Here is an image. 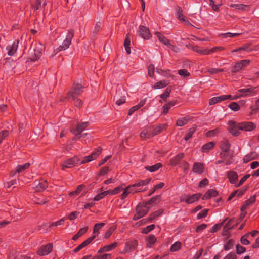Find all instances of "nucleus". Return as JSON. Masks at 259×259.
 I'll list each match as a JSON object with an SVG mask.
<instances>
[{
    "mask_svg": "<svg viewBox=\"0 0 259 259\" xmlns=\"http://www.w3.org/2000/svg\"><path fill=\"white\" fill-rule=\"evenodd\" d=\"M230 7L231 8H235L238 10L244 11L246 8L247 7V6L242 4H231L230 5Z\"/></svg>",
    "mask_w": 259,
    "mask_h": 259,
    "instance_id": "37998d69",
    "label": "nucleus"
},
{
    "mask_svg": "<svg viewBox=\"0 0 259 259\" xmlns=\"http://www.w3.org/2000/svg\"><path fill=\"white\" fill-rule=\"evenodd\" d=\"M19 40H16L12 44L9 45L6 49L8 51V54L9 56H13L18 47Z\"/></svg>",
    "mask_w": 259,
    "mask_h": 259,
    "instance_id": "2eb2a0df",
    "label": "nucleus"
},
{
    "mask_svg": "<svg viewBox=\"0 0 259 259\" xmlns=\"http://www.w3.org/2000/svg\"><path fill=\"white\" fill-rule=\"evenodd\" d=\"M227 177L231 184H235L238 178L237 173L233 171L228 172Z\"/></svg>",
    "mask_w": 259,
    "mask_h": 259,
    "instance_id": "393cba45",
    "label": "nucleus"
},
{
    "mask_svg": "<svg viewBox=\"0 0 259 259\" xmlns=\"http://www.w3.org/2000/svg\"><path fill=\"white\" fill-rule=\"evenodd\" d=\"M126 92L122 88L119 87L116 91L114 98L116 104L119 106L124 103L126 102Z\"/></svg>",
    "mask_w": 259,
    "mask_h": 259,
    "instance_id": "20e7f679",
    "label": "nucleus"
},
{
    "mask_svg": "<svg viewBox=\"0 0 259 259\" xmlns=\"http://www.w3.org/2000/svg\"><path fill=\"white\" fill-rule=\"evenodd\" d=\"M30 165L29 163H26L23 165H18L16 166L15 170L10 172V176L13 177L16 173H21L28 169Z\"/></svg>",
    "mask_w": 259,
    "mask_h": 259,
    "instance_id": "f3484780",
    "label": "nucleus"
},
{
    "mask_svg": "<svg viewBox=\"0 0 259 259\" xmlns=\"http://www.w3.org/2000/svg\"><path fill=\"white\" fill-rule=\"evenodd\" d=\"M102 149L98 148V149L89 156H85L82 160H81L80 164H84L86 162L92 161L96 159L101 153Z\"/></svg>",
    "mask_w": 259,
    "mask_h": 259,
    "instance_id": "9b49d317",
    "label": "nucleus"
},
{
    "mask_svg": "<svg viewBox=\"0 0 259 259\" xmlns=\"http://www.w3.org/2000/svg\"><path fill=\"white\" fill-rule=\"evenodd\" d=\"M170 92V90L168 88H166L165 89L164 92L163 94H162L161 95H160V96L162 99L165 100L169 96Z\"/></svg>",
    "mask_w": 259,
    "mask_h": 259,
    "instance_id": "69168bd1",
    "label": "nucleus"
},
{
    "mask_svg": "<svg viewBox=\"0 0 259 259\" xmlns=\"http://www.w3.org/2000/svg\"><path fill=\"white\" fill-rule=\"evenodd\" d=\"M157 240L156 238L153 235H149L148 236L146 239V243L147 247L150 248L154 244Z\"/></svg>",
    "mask_w": 259,
    "mask_h": 259,
    "instance_id": "a878e982",
    "label": "nucleus"
},
{
    "mask_svg": "<svg viewBox=\"0 0 259 259\" xmlns=\"http://www.w3.org/2000/svg\"><path fill=\"white\" fill-rule=\"evenodd\" d=\"M118 245V243L117 242H114L111 244L108 245L104 246L105 251L106 252L110 251L117 247Z\"/></svg>",
    "mask_w": 259,
    "mask_h": 259,
    "instance_id": "6e6d98bb",
    "label": "nucleus"
},
{
    "mask_svg": "<svg viewBox=\"0 0 259 259\" xmlns=\"http://www.w3.org/2000/svg\"><path fill=\"white\" fill-rule=\"evenodd\" d=\"M176 104V102L175 101H171L169 102L168 103L164 105L162 107V114H166L168 113V110L170 109L171 107L174 106Z\"/></svg>",
    "mask_w": 259,
    "mask_h": 259,
    "instance_id": "f704fd0d",
    "label": "nucleus"
},
{
    "mask_svg": "<svg viewBox=\"0 0 259 259\" xmlns=\"http://www.w3.org/2000/svg\"><path fill=\"white\" fill-rule=\"evenodd\" d=\"M36 183L37 184H36V187L38 191L44 190L48 186L47 182L45 181H44L41 182H36Z\"/></svg>",
    "mask_w": 259,
    "mask_h": 259,
    "instance_id": "58836bf2",
    "label": "nucleus"
},
{
    "mask_svg": "<svg viewBox=\"0 0 259 259\" xmlns=\"http://www.w3.org/2000/svg\"><path fill=\"white\" fill-rule=\"evenodd\" d=\"M208 211V210L207 209H204L202 210L197 214V219H201L202 218L205 217L207 215Z\"/></svg>",
    "mask_w": 259,
    "mask_h": 259,
    "instance_id": "052dcab7",
    "label": "nucleus"
},
{
    "mask_svg": "<svg viewBox=\"0 0 259 259\" xmlns=\"http://www.w3.org/2000/svg\"><path fill=\"white\" fill-rule=\"evenodd\" d=\"M230 144H229L228 141L227 140H224L223 141L221 145V149L223 152H224V153H221V157H224L226 155V154H228V152L230 149Z\"/></svg>",
    "mask_w": 259,
    "mask_h": 259,
    "instance_id": "5701e85b",
    "label": "nucleus"
},
{
    "mask_svg": "<svg viewBox=\"0 0 259 259\" xmlns=\"http://www.w3.org/2000/svg\"><path fill=\"white\" fill-rule=\"evenodd\" d=\"M41 5L42 6H45L46 5V0H37L36 6H35V9L36 10L39 9L41 7Z\"/></svg>",
    "mask_w": 259,
    "mask_h": 259,
    "instance_id": "e2e57ef3",
    "label": "nucleus"
},
{
    "mask_svg": "<svg viewBox=\"0 0 259 259\" xmlns=\"http://www.w3.org/2000/svg\"><path fill=\"white\" fill-rule=\"evenodd\" d=\"M241 33H230L227 32L225 33L222 34L221 35L223 36L224 38H227V37H235L238 35H239Z\"/></svg>",
    "mask_w": 259,
    "mask_h": 259,
    "instance_id": "680f3d73",
    "label": "nucleus"
},
{
    "mask_svg": "<svg viewBox=\"0 0 259 259\" xmlns=\"http://www.w3.org/2000/svg\"><path fill=\"white\" fill-rule=\"evenodd\" d=\"M214 146V143L213 142H208L204 144L201 148L203 152H208L213 148Z\"/></svg>",
    "mask_w": 259,
    "mask_h": 259,
    "instance_id": "2f4dec72",
    "label": "nucleus"
},
{
    "mask_svg": "<svg viewBox=\"0 0 259 259\" xmlns=\"http://www.w3.org/2000/svg\"><path fill=\"white\" fill-rule=\"evenodd\" d=\"M253 90L250 88L242 89L238 90V92L240 93L241 97L249 96L251 95Z\"/></svg>",
    "mask_w": 259,
    "mask_h": 259,
    "instance_id": "72a5a7b5",
    "label": "nucleus"
},
{
    "mask_svg": "<svg viewBox=\"0 0 259 259\" xmlns=\"http://www.w3.org/2000/svg\"><path fill=\"white\" fill-rule=\"evenodd\" d=\"M74 34L72 32L69 31L68 32L66 38L63 41L62 45H61L56 50H54V54L52 56L55 55L58 52L62 50H65L68 49L71 43V40L73 37Z\"/></svg>",
    "mask_w": 259,
    "mask_h": 259,
    "instance_id": "7ed1b4c3",
    "label": "nucleus"
},
{
    "mask_svg": "<svg viewBox=\"0 0 259 259\" xmlns=\"http://www.w3.org/2000/svg\"><path fill=\"white\" fill-rule=\"evenodd\" d=\"M160 131H161L160 127H157L155 129V133L154 134H153V135L156 134L157 133H158V132H160ZM140 135L141 138L143 139L150 138L151 136H153V135H152V134H151V131L148 129H145V130H143L141 132Z\"/></svg>",
    "mask_w": 259,
    "mask_h": 259,
    "instance_id": "aec40b11",
    "label": "nucleus"
},
{
    "mask_svg": "<svg viewBox=\"0 0 259 259\" xmlns=\"http://www.w3.org/2000/svg\"><path fill=\"white\" fill-rule=\"evenodd\" d=\"M155 35L158 38L159 41L162 44L167 46L168 48H174V46L171 45L169 40L162 34L159 32H155Z\"/></svg>",
    "mask_w": 259,
    "mask_h": 259,
    "instance_id": "4be33fe9",
    "label": "nucleus"
},
{
    "mask_svg": "<svg viewBox=\"0 0 259 259\" xmlns=\"http://www.w3.org/2000/svg\"><path fill=\"white\" fill-rule=\"evenodd\" d=\"M130 42L131 41L130 37L127 36L124 40V46L126 52L128 54H130L131 53V49L130 47Z\"/></svg>",
    "mask_w": 259,
    "mask_h": 259,
    "instance_id": "a18cd8bd",
    "label": "nucleus"
},
{
    "mask_svg": "<svg viewBox=\"0 0 259 259\" xmlns=\"http://www.w3.org/2000/svg\"><path fill=\"white\" fill-rule=\"evenodd\" d=\"M180 167L184 170V172H188L189 169V164L186 161H183L180 164Z\"/></svg>",
    "mask_w": 259,
    "mask_h": 259,
    "instance_id": "3c124183",
    "label": "nucleus"
},
{
    "mask_svg": "<svg viewBox=\"0 0 259 259\" xmlns=\"http://www.w3.org/2000/svg\"><path fill=\"white\" fill-rule=\"evenodd\" d=\"M249 60H242L240 62L236 63L233 68L232 69V72H237L241 70L244 66L250 63Z\"/></svg>",
    "mask_w": 259,
    "mask_h": 259,
    "instance_id": "dca6fc26",
    "label": "nucleus"
},
{
    "mask_svg": "<svg viewBox=\"0 0 259 259\" xmlns=\"http://www.w3.org/2000/svg\"><path fill=\"white\" fill-rule=\"evenodd\" d=\"M201 196V195L200 193H196L191 196H188L186 199L184 197H182L181 201H185L188 204H191L198 200Z\"/></svg>",
    "mask_w": 259,
    "mask_h": 259,
    "instance_id": "4468645a",
    "label": "nucleus"
},
{
    "mask_svg": "<svg viewBox=\"0 0 259 259\" xmlns=\"http://www.w3.org/2000/svg\"><path fill=\"white\" fill-rule=\"evenodd\" d=\"M148 204L145 203L139 204L136 207V213L133 217V220H137L144 217L149 211Z\"/></svg>",
    "mask_w": 259,
    "mask_h": 259,
    "instance_id": "f257e3e1",
    "label": "nucleus"
},
{
    "mask_svg": "<svg viewBox=\"0 0 259 259\" xmlns=\"http://www.w3.org/2000/svg\"><path fill=\"white\" fill-rule=\"evenodd\" d=\"M138 191L135 190L132 185H130L126 187L123 186V189L122 190V193L120 195L121 200H123L126 199L128 196L130 194H134L136 193Z\"/></svg>",
    "mask_w": 259,
    "mask_h": 259,
    "instance_id": "1a4fd4ad",
    "label": "nucleus"
},
{
    "mask_svg": "<svg viewBox=\"0 0 259 259\" xmlns=\"http://www.w3.org/2000/svg\"><path fill=\"white\" fill-rule=\"evenodd\" d=\"M250 175L249 174H247V175H245L240 181H239V182L236 184H235V186L236 187H239V186H240L241 185H242L244 182L248 178H249L250 177Z\"/></svg>",
    "mask_w": 259,
    "mask_h": 259,
    "instance_id": "bf43d9fd",
    "label": "nucleus"
},
{
    "mask_svg": "<svg viewBox=\"0 0 259 259\" xmlns=\"http://www.w3.org/2000/svg\"><path fill=\"white\" fill-rule=\"evenodd\" d=\"M176 11L177 12L176 13V17L178 19L180 20L184 16L182 14V9L180 7H177L176 8Z\"/></svg>",
    "mask_w": 259,
    "mask_h": 259,
    "instance_id": "5fc2aeb1",
    "label": "nucleus"
},
{
    "mask_svg": "<svg viewBox=\"0 0 259 259\" xmlns=\"http://www.w3.org/2000/svg\"><path fill=\"white\" fill-rule=\"evenodd\" d=\"M105 224L104 223H97L95 225L93 229V236H97L99 234V230L101 229Z\"/></svg>",
    "mask_w": 259,
    "mask_h": 259,
    "instance_id": "473e14b6",
    "label": "nucleus"
},
{
    "mask_svg": "<svg viewBox=\"0 0 259 259\" xmlns=\"http://www.w3.org/2000/svg\"><path fill=\"white\" fill-rule=\"evenodd\" d=\"M116 229V228L114 227H110L108 230L105 232L104 234V238L105 239H108L110 237L112 232Z\"/></svg>",
    "mask_w": 259,
    "mask_h": 259,
    "instance_id": "603ef678",
    "label": "nucleus"
},
{
    "mask_svg": "<svg viewBox=\"0 0 259 259\" xmlns=\"http://www.w3.org/2000/svg\"><path fill=\"white\" fill-rule=\"evenodd\" d=\"M236 253L238 254H241L245 251V248L244 247H243L240 245H237L236 246Z\"/></svg>",
    "mask_w": 259,
    "mask_h": 259,
    "instance_id": "0e129e2a",
    "label": "nucleus"
},
{
    "mask_svg": "<svg viewBox=\"0 0 259 259\" xmlns=\"http://www.w3.org/2000/svg\"><path fill=\"white\" fill-rule=\"evenodd\" d=\"M204 169V165L200 162H195L193 165L192 171L196 174H202Z\"/></svg>",
    "mask_w": 259,
    "mask_h": 259,
    "instance_id": "412c9836",
    "label": "nucleus"
},
{
    "mask_svg": "<svg viewBox=\"0 0 259 259\" xmlns=\"http://www.w3.org/2000/svg\"><path fill=\"white\" fill-rule=\"evenodd\" d=\"M258 154L255 152H251L246 155L243 159L244 163H247L249 161L257 158Z\"/></svg>",
    "mask_w": 259,
    "mask_h": 259,
    "instance_id": "c756f323",
    "label": "nucleus"
},
{
    "mask_svg": "<svg viewBox=\"0 0 259 259\" xmlns=\"http://www.w3.org/2000/svg\"><path fill=\"white\" fill-rule=\"evenodd\" d=\"M249 45H245L243 46L238 48L237 49L234 50L232 51V53H234L236 52H241V51H244L245 52H250L252 51L251 49L249 48Z\"/></svg>",
    "mask_w": 259,
    "mask_h": 259,
    "instance_id": "a19ab883",
    "label": "nucleus"
},
{
    "mask_svg": "<svg viewBox=\"0 0 259 259\" xmlns=\"http://www.w3.org/2000/svg\"><path fill=\"white\" fill-rule=\"evenodd\" d=\"M161 167V164L160 163H158L152 166H145V169L152 172L157 171Z\"/></svg>",
    "mask_w": 259,
    "mask_h": 259,
    "instance_id": "c9c22d12",
    "label": "nucleus"
},
{
    "mask_svg": "<svg viewBox=\"0 0 259 259\" xmlns=\"http://www.w3.org/2000/svg\"><path fill=\"white\" fill-rule=\"evenodd\" d=\"M248 234L249 233H247L241 237L240 239V242L242 245H247L249 244L250 242L247 239V237L248 236Z\"/></svg>",
    "mask_w": 259,
    "mask_h": 259,
    "instance_id": "4d7b16f0",
    "label": "nucleus"
},
{
    "mask_svg": "<svg viewBox=\"0 0 259 259\" xmlns=\"http://www.w3.org/2000/svg\"><path fill=\"white\" fill-rule=\"evenodd\" d=\"M82 88L83 87L80 84L76 85L71 93L72 97L73 98L76 95L79 94L81 92Z\"/></svg>",
    "mask_w": 259,
    "mask_h": 259,
    "instance_id": "4c0bfd02",
    "label": "nucleus"
},
{
    "mask_svg": "<svg viewBox=\"0 0 259 259\" xmlns=\"http://www.w3.org/2000/svg\"><path fill=\"white\" fill-rule=\"evenodd\" d=\"M189 118L188 117H184L179 119L177 121V125L178 126H183L186 125L189 121Z\"/></svg>",
    "mask_w": 259,
    "mask_h": 259,
    "instance_id": "79ce46f5",
    "label": "nucleus"
},
{
    "mask_svg": "<svg viewBox=\"0 0 259 259\" xmlns=\"http://www.w3.org/2000/svg\"><path fill=\"white\" fill-rule=\"evenodd\" d=\"M137 34L144 39H150L152 35L149 32V29L144 26L140 25L137 30Z\"/></svg>",
    "mask_w": 259,
    "mask_h": 259,
    "instance_id": "9d476101",
    "label": "nucleus"
},
{
    "mask_svg": "<svg viewBox=\"0 0 259 259\" xmlns=\"http://www.w3.org/2000/svg\"><path fill=\"white\" fill-rule=\"evenodd\" d=\"M220 4H215L213 0H209V5L211 7L212 9L215 11H219L220 7L221 6Z\"/></svg>",
    "mask_w": 259,
    "mask_h": 259,
    "instance_id": "09e8293b",
    "label": "nucleus"
},
{
    "mask_svg": "<svg viewBox=\"0 0 259 259\" xmlns=\"http://www.w3.org/2000/svg\"><path fill=\"white\" fill-rule=\"evenodd\" d=\"M229 108L234 111H238L240 110V105L236 102H232L231 103L229 106Z\"/></svg>",
    "mask_w": 259,
    "mask_h": 259,
    "instance_id": "de8ad7c7",
    "label": "nucleus"
},
{
    "mask_svg": "<svg viewBox=\"0 0 259 259\" xmlns=\"http://www.w3.org/2000/svg\"><path fill=\"white\" fill-rule=\"evenodd\" d=\"M102 149L98 148V149L89 156H85L82 160H81L80 164H84L86 162L92 161L96 159L101 153Z\"/></svg>",
    "mask_w": 259,
    "mask_h": 259,
    "instance_id": "f8f14e48",
    "label": "nucleus"
},
{
    "mask_svg": "<svg viewBox=\"0 0 259 259\" xmlns=\"http://www.w3.org/2000/svg\"><path fill=\"white\" fill-rule=\"evenodd\" d=\"M228 130L233 136H237L240 134V123L230 120L228 122Z\"/></svg>",
    "mask_w": 259,
    "mask_h": 259,
    "instance_id": "0eeeda50",
    "label": "nucleus"
},
{
    "mask_svg": "<svg viewBox=\"0 0 259 259\" xmlns=\"http://www.w3.org/2000/svg\"><path fill=\"white\" fill-rule=\"evenodd\" d=\"M223 259H237V256L234 252H231L226 255Z\"/></svg>",
    "mask_w": 259,
    "mask_h": 259,
    "instance_id": "774afa93",
    "label": "nucleus"
},
{
    "mask_svg": "<svg viewBox=\"0 0 259 259\" xmlns=\"http://www.w3.org/2000/svg\"><path fill=\"white\" fill-rule=\"evenodd\" d=\"M45 49V46L42 44H38L36 47L30 52V59L35 61L39 59L41 55L42 52Z\"/></svg>",
    "mask_w": 259,
    "mask_h": 259,
    "instance_id": "39448f33",
    "label": "nucleus"
},
{
    "mask_svg": "<svg viewBox=\"0 0 259 259\" xmlns=\"http://www.w3.org/2000/svg\"><path fill=\"white\" fill-rule=\"evenodd\" d=\"M88 227H85L80 229L79 231L73 237L72 239L73 240H76L79 237L84 234L88 230Z\"/></svg>",
    "mask_w": 259,
    "mask_h": 259,
    "instance_id": "e433bc0d",
    "label": "nucleus"
},
{
    "mask_svg": "<svg viewBox=\"0 0 259 259\" xmlns=\"http://www.w3.org/2000/svg\"><path fill=\"white\" fill-rule=\"evenodd\" d=\"M184 154L182 153L178 154L177 155L171 158L170 160L171 165H175L183 158Z\"/></svg>",
    "mask_w": 259,
    "mask_h": 259,
    "instance_id": "cd10ccee",
    "label": "nucleus"
},
{
    "mask_svg": "<svg viewBox=\"0 0 259 259\" xmlns=\"http://www.w3.org/2000/svg\"><path fill=\"white\" fill-rule=\"evenodd\" d=\"M218 195L217 192L214 189L208 190L203 196V200H207L211 197H215Z\"/></svg>",
    "mask_w": 259,
    "mask_h": 259,
    "instance_id": "c85d7f7f",
    "label": "nucleus"
},
{
    "mask_svg": "<svg viewBox=\"0 0 259 259\" xmlns=\"http://www.w3.org/2000/svg\"><path fill=\"white\" fill-rule=\"evenodd\" d=\"M138 242L137 240H131L126 243L125 248L121 252V253L124 254L132 251L136 248Z\"/></svg>",
    "mask_w": 259,
    "mask_h": 259,
    "instance_id": "ddd939ff",
    "label": "nucleus"
},
{
    "mask_svg": "<svg viewBox=\"0 0 259 259\" xmlns=\"http://www.w3.org/2000/svg\"><path fill=\"white\" fill-rule=\"evenodd\" d=\"M96 238V236H93L89 238H88L86 240L81 243L79 246H78L75 249L74 252H77L80 249L84 248L88 244H89L95 238Z\"/></svg>",
    "mask_w": 259,
    "mask_h": 259,
    "instance_id": "b1692460",
    "label": "nucleus"
},
{
    "mask_svg": "<svg viewBox=\"0 0 259 259\" xmlns=\"http://www.w3.org/2000/svg\"><path fill=\"white\" fill-rule=\"evenodd\" d=\"M8 131L7 130H3L0 132V144L2 143L3 139L8 136Z\"/></svg>",
    "mask_w": 259,
    "mask_h": 259,
    "instance_id": "338daca9",
    "label": "nucleus"
},
{
    "mask_svg": "<svg viewBox=\"0 0 259 259\" xmlns=\"http://www.w3.org/2000/svg\"><path fill=\"white\" fill-rule=\"evenodd\" d=\"M182 244L180 241H176L172 244L170 248V251L172 252H175L179 251L182 248Z\"/></svg>",
    "mask_w": 259,
    "mask_h": 259,
    "instance_id": "7c9ffc66",
    "label": "nucleus"
},
{
    "mask_svg": "<svg viewBox=\"0 0 259 259\" xmlns=\"http://www.w3.org/2000/svg\"><path fill=\"white\" fill-rule=\"evenodd\" d=\"M80 161L81 160H80L78 157L74 156L63 161L61 163V166L62 170H64L65 168H70L76 165H80Z\"/></svg>",
    "mask_w": 259,
    "mask_h": 259,
    "instance_id": "423d86ee",
    "label": "nucleus"
},
{
    "mask_svg": "<svg viewBox=\"0 0 259 259\" xmlns=\"http://www.w3.org/2000/svg\"><path fill=\"white\" fill-rule=\"evenodd\" d=\"M123 186H124V184L123 183L111 190L112 195H114L121 192L123 189Z\"/></svg>",
    "mask_w": 259,
    "mask_h": 259,
    "instance_id": "49530a36",
    "label": "nucleus"
},
{
    "mask_svg": "<svg viewBox=\"0 0 259 259\" xmlns=\"http://www.w3.org/2000/svg\"><path fill=\"white\" fill-rule=\"evenodd\" d=\"M88 125V122H83L77 126L76 128H72L71 132L75 135L78 136L84 131Z\"/></svg>",
    "mask_w": 259,
    "mask_h": 259,
    "instance_id": "6ab92c4d",
    "label": "nucleus"
},
{
    "mask_svg": "<svg viewBox=\"0 0 259 259\" xmlns=\"http://www.w3.org/2000/svg\"><path fill=\"white\" fill-rule=\"evenodd\" d=\"M154 228L155 225L154 224L148 226L142 229V233L143 234H147L148 232L152 231Z\"/></svg>",
    "mask_w": 259,
    "mask_h": 259,
    "instance_id": "13d9d810",
    "label": "nucleus"
},
{
    "mask_svg": "<svg viewBox=\"0 0 259 259\" xmlns=\"http://www.w3.org/2000/svg\"><path fill=\"white\" fill-rule=\"evenodd\" d=\"M53 247V245L52 243L42 245L37 251V254L39 256L47 255L52 251Z\"/></svg>",
    "mask_w": 259,
    "mask_h": 259,
    "instance_id": "6e6552de",
    "label": "nucleus"
},
{
    "mask_svg": "<svg viewBox=\"0 0 259 259\" xmlns=\"http://www.w3.org/2000/svg\"><path fill=\"white\" fill-rule=\"evenodd\" d=\"M84 188V186L82 185H79L75 191H72L69 193L70 196H73L74 195H78L79 194L81 191L82 190L83 188Z\"/></svg>",
    "mask_w": 259,
    "mask_h": 259,
    "instance_id": "864d4df0",
    "label": "nucleus"
},
{
    "mask_svg": "<svg viewBox=\"0 0 259 259\" xmlns=\"http://www.w3.org/2000/svg\"><path fill=\"white\" fill-rule=\"evenodd\" d=\"M163 213V210L162 209L158 210L152 213L149 217V222H151L153 220L155 219L156 218L160 216Z\"/></svg>",
    "mask_w": 259,
    "mask_h": 259,
    "instance_id": "c03bdc74",
    "label": "nucleus"
},
{
    "mask_svg": "<svg viewBox=\"0 0 259 259\" xmlns=\"http://www.w3.org/2000/svg\"><path fill=\"white\" fill-rule=\"evenodd\" d=\"M255 201V196H253L250 197L249 199L247 200L244 205L242 206V207L241 208V211H244L246 210L247 208L251 204H252L254 201Z\"/></svg>",
    "mask_w": 259,
    "mask_h": 259,
    "instance_id": "bb28decb",
    "label": "nucleus"
},
{
    "mask_svg": "<svg viewBox=\"0 0 259 259\" xmlns=\"http://www.w3.org/2000/svg\"><path fill=\"white\" fill-rule=\"evenodd\" d=\"M150 178H147L145 180H141L136 182L134 184H132L133 188L135 190L138 191L137 193L143 192L147 190L148 185L151 181Z\"/></svg>",
    "mask_w": 259,
    "mask_h": 259,
    "instance_id": "f03ea898",
    "label": "nucleus"
},
{
    "mask_svg": "<svg viewBox=\"0 0 259 259\" xmlns=\"http://www.w3.org/2000/svg\"><path fill=\"white\" fill-rule=\"evenodd\" d=\"M168 84L167 81L165 80H161L156 82L154 86L155 89H160L164 88Z\"/></svg>",
    "mask_w": 259,
    "mask_h": 259,
    "instance_id": "ea45409f",
    "label": "nucleus"
},
{
    "mask_svg": "<svg viewBox=\"0 0 259 259\" xmlns=\"http://www.w3.org/2000/svg\"><path fill=\"white\" fill-rule=\"evenodd\" d=\"M240 123V129L245 131H251L255 127V124L251 122H245Z\"/></svg>",
    "mask_w": 259,
    "mask_h": 259,
    "instance_id": "a211bd4d",
    "label": "nucleus"
},
{
    "mask_svg": "<svg viewBox=\"0 0 259 259\" xmlns=\"http://www.w3.org/2000/svg\"><path fill=\"white\" fill-rule=\"evenodd\" d=\"M178 74L183 78H186L190 75V73L186 69H180Z\"/></svg>",
    "mask_w": 259,
    "mask_h": 259,
    "instance_id": "8fccbe9b",
    "label": "nucleus"
}]
</instances>
